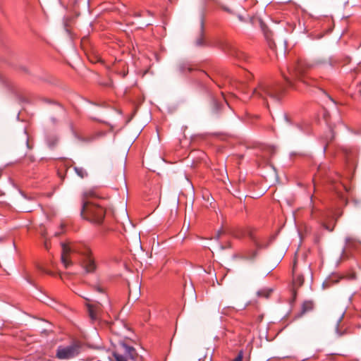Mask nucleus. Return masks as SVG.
<instances>
[{"label":"nucleus","instance_id":"obj_1","mask_svg":"<svg viewBox=\"0 0 361 361\" xmlns=\"http://www.w3.org/2000/svg\"><path fill=\"white\" fill-rule=\"evenodd\" d=\"M71 252L78 253L82 257V263L87 272H93L96 269V264L90 249L81 243H74L71 246L62 243L61 262L66 268L72 264L69 259Z\"/></svg>","mask_w":361,"mask_h":361},{"label":"nucleus","instance_id":"obj_2","mask_svg":"<svg viewBox=\"0 0 361 361\" xmlns=\"http://www.w3.org/2000/svg\"><path fill=\"white\" fill-rule=\"evenodd\" d=\"M283 92L284 89L281 85L262 81L254 89L253 95L264 100L269 97L273 101L278 102L281 99Z\"/></svg>","mask_w":361,"mask_h":361},{"label":"nucleus","instance_id":"obj_3","mask_svg":"<svg viewBox=\"0 0 361 361\" xmlns=\"http://www.w3.org/2000/svg\"><path fill=\"white\" fill-rule=\"evenodd\" d=\"M310 67L311 66L310 65L307 64V63L302 60H299L296 64L288 67V72L289 75L287 76L285 74H283L287 86L292 89H296L293 80L297 79L305 82V78L307 74L308 71L310 69Z\"/></svg>","mask_w":361,"mask_h":361},{"label":"nucleus","instance_id":"obj_4","mask_svg":"<svg viewBox=\"0 0 361 361\" xmlns=\"http://www.w3.org/2000/svg\"><path fill=\"white\" fill-rule=\"evenodd\" d=\"M106 211L102 205L92 202L83 203L81 215L82 216L94 224H101L105 216Z\"/></svg>","mask_w":361,"mask_h":361},{"label":"nucleus","instance_id":"obj_5","mask_svg":"<svg viewBox=\"0 0 361 361\" xmlns=\"http://www.w3.org/2000/svg\"><path fill=\"white\" fill-rule=\"evenodd\" d=\"M137 354L133 347L129 346L124 343H121L116 347L113 352V357L115 361H128L135 360Z\"/></svg>","mask_w":361,"mask_h":361},{"label":"nucleus","instance_id":"obj_6","mask_svg":"<svg viewBox=\"0 0 361 361\" xmlns=\"http://www.w3.org/2000/svg\"><path fill=\"white\" fill-rule=\"evenodd\" d=\"M80 345L74 342L69 345H60L56 350V357L59 360H69L80 353Z\"/></svg>","mask_w":361,"mask_h":361},{"label":"nucleus","instance_id":"obj_7","mask_svg":"<svg viewBox=\"0 0 361 361\" xmlns=\"http://www.w3.org/2000/svg\"><path fill=\"white\" fill-rule=\"evenodd\" d=\"M300 267L298 261L295 259L292 269L293 273V300L295 299L297 295V289L301 287L305 281L304 276L300 270Z\"/></svg>","mask_w":361,"mask_h":361},{"label":"nucleus","instance_id":"obj_8","mask_svg":"<svg viewBox=\"0 0 361 361\" xmlns=\"http://www.w3.org/2000/svg\"><path fill=\"white\" fill-rule=\"evenodd\" d=\"M224 50L229 55H231V56H233L239 60H242V61L247 60L248 56L245 53L241 51L240 50L238 49L235 47H234L230 44H226Z\"/></svg>","mask_w":361,"mask_h":361},{"label":"nucleus","instance_id":"obj_9","mask_svg":"<svg viewBox=\"0 0 361 361\" xmlns=\"http://www.w3.org/2000/svg\"><path fill=\"white\" fill-rule=\"evenodd\" d=\"M314 307V302L313 300H305L302 303L300 311L299 312V313L298 314L296 317H300L303 316L304 314H305L306 313L311 312L312 310H313Z\"/></svg>","mask_w":361,"mask_h":361},{"label":"nucleus","instance_id":"obj_10","mask_svg":"<svg viewBox=\"0 0 361 361\" xmlns=\"http://www.w3.org/2000/svg\"><path fill=\"white\" fill-rule=\"evenodd\" d=\"M204 29V18H202L201 22H200V29L199 36L195 40V44L198 47H202L205 44Z\"/></svg>","mask_w":361,"mask_h":361},{"label":"nucleus","instance_id":"obj_11","mask_svg":"<svg viewBox=\"0 0 361 361\" xmlns=\"http://www.w3.org/2000/svg\"><path fill=\"white\" fill-rule=\"evenodd\" d=\"M46 142L48 147L51 149H53L57 145L59 142V138L55 135H50L47 137Z\"/></svg>","mask_w":361,"mask_h":361},{"label":"nucleus","instance_id":"obj_12","mask_svg":"<svg viewBox=\"0 0 361 361\" xmlns=\"http://www.w3.org/2000/svg\"><path fill=\"white\" fill-rule=\"evenodd\" d=\"M88 312L90 317L92 321H95L97 319V307L93 305H88Z\"/></svg>","mask_w":361,"mask_h":361},{"label":"nucleus","instance_id":"obj_13","mask_svg":"<svg viewBox=\"0 0 361 361\" xmlns=\"http://www.w3.org/2000/svg\"><path fill=\"white\" fill-rule=\"evenodd\" d=\"M271 293L272 290L271 288H264L259 290L257 295L262 298H269Z\"/></svg>","mask_w":361,"mask_h":361},{"label":"nucleus","instance_id":"obj_14","mask_svg":"<svg viewBox=\"0 0 361 361\" xmlns=\"http://www.w3.org/2000/svg\"><path fill=\"white\" fill-rule=\"evenodd\" d=\"M75 171L77 173V175L78 176H80V178H85V177H86L87 176V171L83 168L75 167Z\"/></svg>","mask_w":361,"mask_h":361},{"label":"nucleus","instance_id":"obj_15","mask_svg":"<svg viewBox=\"0 0 361 361\" xmlns=\"http://www.w3.org/2000/svg\"><path fill=\"white\" fill-rule=\"evenodd\" d=\"M247 235L250 238V239L253 241H255V236L254 235V231L251 228H247Z\"/></svg>","mask_w":361,"mask_h":361},{"label":"nucleus","instance_id":"obj_16","mask_svg":"<svg viewBox=\"0 0 361 361\" xmlns=\"http://www.w3.org/2000/svg\"><path fill=\"white\" fill-rule=\"evenodd\" d=\"M243 353L240 351L238 355L232 361H243Z\"/></svg>","mask_w":361,"mask_h":361},{"label":"nucleus","instance_id":"obj_17","mask_svg":"<svg viewBox=\"0 0 361 361\" xmlns=\"http://www.w3.org/2000/svg\"><path fill=\"white\" fill-rule=\"evenodd\" d=\"M283 118H284V120H285L288 123H292V121H291L290 118L288 116V115H287L286 114H283Z\"/></svg>","mask_w":361,"mask_h":361},{"label":"nucleus","instance_id":"obj_18","mask_svg":"<svg viewBox=\"0 0 361 361\" xmlns=\"http://www.w3.org/2000/svg\"><path fill=\"white\" fill-rule=\"evenodd\" d=\"M65 227V225L63 224H61V232H59V233H56L55 235H59L60 234L63 233L64 231H63V228Z\"/></svg>","mask_w":361,"mask_h":361},{"label":"nucleus","instance_id":"obj_19","mask_svg":"<svg viewBox=\"0 0 361 361\" xmlns=\"http://www.w3.org/2000/svg\"><path fill=\"white\" fill-rule=\"evenodd\" d=\"M304 268H305V271H310V265H308V264H305Z\"/></svg>","mask_w":361,"mask_h":361},{"label":"nucleus","instance_id":"obj_20","mask_svg":"<svg viewBox=\"0 0 361 361\" xmlns=\"http://www.w3.org/2000/svg\"><path fill=\"white\" fill-rule=\"evenodd\" d=\"M95 289H96L98 292H99V293H102V292H103V289H102V288H100L99 286H97V287L95 288Z\"/></svg>","mask_w":361,"mask_h":361},{"label":"nucleus","instance_id":"obj_21","mask_svg":"<svg viewBox=\"0 0 361 361\" xmlns=\"http://www.w3.org/2000/svg\"><path fill=\"white\" fill-rule=\"evenodd\" d=\"M337 332H338L339 336H343V334H346V331L345 330L344 331H343V332H340L338 330H337Z\"/></svg>","mask_w":361,"mask_h":361},{"label":"nucleus","instance_id":"obj_22","mask_svg":"<svg viewBox=\"0 0 361 361\" xmlns=\"http://www.w3.org/2000/svg\"><path fill=\"white\" fill-rule=\"evenodd\" d=\"M328 97H329V99H330L331 102H333L334 104H336L335 101H334V100L331 97H329V96H328Z\"/></svg>","mask_w":361,"mask_h":361},{"label":"nucleus","instance_id":"obj_23","mask_svg":"<svg viewBox=\"0 0 361 361\" xmlns=\"http://www.w3.org/2000/svg\"><path fill=\"white\" fill-rule=\"evenodd\" d=\"M26 144L28 145V138H27V135H26Z\"/></svg>","mask_w":361,"mask_h":361},{"label":"nucleus","instance_id":"obj_24","mask_svg":"<svg viewBox=\"0 0 361 361\" xmlns=\"http://www.w3.org/2000/svg\"><path fill=\"white\" fill-rule=\"evenodd\" d=\"M46 273L48 274H50V275L52 274V273L51 271H47Z\"/></svg>","mask_w":361,"mask_h":361},{"label":"nucleus","instance_id":"obj_25","mask_svg":"<svg viewBox=\"0 0 361 361\" xmlns=\"http://www.w3.org/2000/svg\"><path fill=\"white\" fill-rule=\"evenodd\" d=\"M45 247L47 249L48 248L47 243H45Z\"/></svg>","mask_w":361,"mask_h":361}]
</instances>
